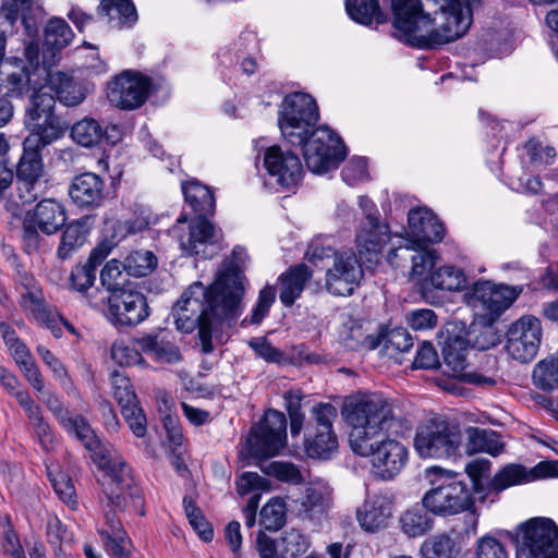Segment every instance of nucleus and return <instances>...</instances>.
<instances>
[{
  "label": "nucleus",
  "mask_w": 558,
  "mask_h": 558,
  "mask_svg": "<svg viewBox=\"0 0 558 558\" xmlns=\"http://www.w3.org/2000/svg\"><path fill=\"white\" fill-rule=\"evenodd\" d=\"M111 384L113 388V397L121 410L132 405L133 403H140L130 378L123 373L118 371L113 372L111 374Z\"/></svg>",
  "instance_id": "obj_57"
},
{
  "label": "nucleus",
  "mask_w": 558,
  "mask_h": 558,
  "mask_svg": "<svg viewBox=\"0 0 558 558\" xmlns=\"http://www.w3.org/2000/svg\"><path fill=\"white\" fill-rule=\"evenodd\" d=\"M542 337L541 320L531 315L522 316L507 331L506 351L513 360L529 363L537 355Z\"/></svg>",
  "instance_id": "obj_14"
},
{
  "label": "nucleus",
  "mask_w": 558,
  "mask_h": 558,
  "mask_svg": "<svg viewBox=\"0 0 558 558\" xmlns=\"http://www.w3.org/2000/svg\"><path fill=\"white\" fill-rule=\"evenodd\" d=\"M32 281L33 279L25 286L24 291L21 292L20 304L37 324L51 329L54 336L59 337L56 332L57 316L46 305L41 289L32 283Z\"/></svg>",
  "instance_id": "obj_26"
},
{
  "label": "nucleus",
  "mask_w": 558,
  "mask_h": 558,
  "mask_svg": "<svg viewBox=\"0 0 558 558\" xmlns=\"http://www.w3.org/2000/svg\"><path fill=\"white\" fill-rule=\"evenodd\" d=\"M47 145L38 135H29L23 142V154L16 166V178L21 184L20 197L23 203H31L37 198L34 189L44 172L40 150Z\"/></svg>",
  "instance_id": "obj_15"
},
{
  "label": "nucleus",
  "mask_w": 558,
  "mask_h": 558,
  "mask_svg": "<svg viewBox=\"0 0 558 558\" xmlns=\"http://www.w3.org/2000/svg\"><path fill=\"white\" fill-rule=\"evenodd\" d=\"M248 260L246 248L240 245L233 247L231 256L225 263V269L220 271L215 280H223V288L227 292L233 290V286L241 288V300L243 299L245 287L244 268Z\"/></svg>",
  "instance_id": "obj_37"
},
{
  "label": "nucleus",
  "mask_w": 558,
  "mask_h": 558,
  "mask_svg": "<svg viewBox=\"0 0 558 558\" xmlns=\"http://www.w3.org/2000/svg\"><path fill=\"white\" fill-rule=\"evenodd\" d=\"M186 222V216L182 215L171 229L182 253L186 256L209 258L211 253L208 250L219 241L220 231L204 217H195L189 223Z\"/></svg>",
  "instance_id": "obj_13"
},
{
  "label": "nucleus",
  "mask_w": 558,
  "mask_h": 558,
  "mask_svg": "<svg viewBox=\"0 0 558 558\" xmlns=\"http://www.w3.org/2000/svg\"><path fill=\"white\" fill-rule=\"evenodd\" d=\"M454 541L447 534H438L425 541L421 547L422 558H456Z\"/></svg>",
  "instance_id": "obj_51"
},
{
  "label": "nucleus",
  "mask_w": 558,
  "mask_h": 558,
  "mask_svg": "<svg viewBox=\"0 0 558 558\" xmlns=\"http://www.w3.org/2000/svg\"><path fill=\"white\" fill-rule=\"evenodd\" d=\"M276 300V288L274 286L264 287L258 294L257 302L252 310L251 316L243 320V324L258 325L268 315L270 307Z\"/></svg>",
  "instance_id": "obj_59"
},
{
  "label": "nucleus",
  "mask_w": 558,
  "mask_h": 558,
  "mask_svg": "<svg viewBox=\"0 0 558 558\" xmlns=\"http://www.w3.org/2000/svg\"><path fill=\"white\" fill-rule=\"evenodd\" d=\"M121 413L133 434L142 438L147 432V420L140 403H133L121 410Z\"/></svg>",
  "instance_id": "obj_62"
},
{
  "label": "nucleus",
  "mask_w": 558,
  "mask_h": 558,
  "mask_svg": "<svg viewBox=\"0 0 558 558\" xmlns=\"http://www.w3.org/2000/svg\"><path fill=\"white\" fill-rule=\"evenodd\" d=\"M32 89L31 71L25 66L0 75V97L12 104L23 100Z\"/></svg>",
  "instance_id": "obj_39"
},
{
  "label": "nucleus",
  "mask_w": 558,
  "mask_h": 558,
  "mask_svg": "<svg viewBox=\"0 0 558 558\" xmlns=\"http://www.w3.org/2000/svg\"><path fill=\"white\" fill-rule=\"evenodd\" d=\"M391 507L386 498L373 496L356 512L360 526L367 533H376L388 525Z\"/></svg>",
  "instance_id": "obj_30"
},
{
  "label": "nucleus",
  "mask_w": 558,
  "mask_h": 558,
  "mask_svg": "<svg viewBox=\"0 0 558 558\" xmlns=\"http://www.w3.org/2000/svg\"><path fill=\"white\" fill-rule=\"evenodd\" d=\"M476 556L477 558H508L509 554L501 541L486 535L477 541Z\"/></svg>",
  "instance_id": "obj_63"
},
{
  "label": "nucleus",
  "mask_w": 558,
  "mask_h": 558,
  "mask_svg": "<svg viewBox=\"0 0 558 558\" xmlns=\"http://www.w3.org/2000/svg\"><path fill=\"white\" fill-rule=\"evenodd\" d=\"M223 286V280H215L209 286L195 281L172 307L178 330L190 333L198 329L205 354L214 351L213 332L223 325L231 327L242 312L241 288L233 286V290L227 292Z\"/></svg>",
  "instance_id": "obj_3"
},
{
  "label": "nucleus",
  "mask_w": 558,
  "mask_h": 558,
  "mask_svg": "<svg viewBox=\"0 0 558 558\" xmlns=\"http://www.w3.org/2000/svg\"><path fill=\"white\" fill-rule=\"evenodd\" d=\"M287 522V505L283 498L272 497L259 512V524L267 531L277 532Z\"/></svg>",
  "instance_id": "obj_48"
},
{
  "label": "nucleus",
  "mask_w": 558,
  "mask_h": 558,
  "mask_svg": "<svg viewBox=\"0 0 558 558\" xmlns=\"http://www.w3.org/2000/svg\"><path fill=\"white\" fill-rule=\"evenodd\" d=\"M109 316L117 326H136L149 316L146 296L135 290H125L110 300Z\"/></svg>",
  "instance_id": "obj_19"
},
{
  "label": "nucleus",
  "mask_w": 558,
  "mask_h": 558,
  "mask_svg": "<svg viewBox=\"0 0 558 558\" xmlns=\"http://www.w3.org/2000/svg\"><path fill=\"white\" fill-rule=\"evenodd\" d=\"M151 87L149 77L140 73L124 72L108 86V99L118 108L133 110L147 99Z\"/></svg>",
  "instance_id": "obj_16"
},
{
  "label": "nucleus",
  "mask_w": 558,
  "mask_h": 558,
  "mask_svg": "<svg viewBox=\"0 0 558 558\" xmlns=\"http://www.w3.org/2000/svg\"><path fill=\"white\" fill-rule=\"evenodd\" d=\"M96 280V269L87 263L75 265L70 274L71 288L80 294L90 290Z\"/></svg>",
  "instance_id": "obj_60"
},
{
  "label": "nucleus",
  "mask_w": 558,
  "mask_h": 558,
  "mask_svg": "<svg viewBox=\"0 0 558 558\" xmlns=\"http://www.w3.org/2000/svg\"><path fill=\"white\" fill-rule=\"evenodd\" d=\"M364 276L352 251L335 254L332 267L326 272V289L333 295H351Z\"/></svg>",
  "instance_id": "obj_17"
},
{
  "label": "nucleus",
  "mask_w": 558,
  "mask_h": 558,
  "mask_svg": "<svg viewBox=\"0 0 558 558\" xmlns=\"http://www.w3.org/2000/svg\"><path fill=\"white\" fill-rule=\"evenodd\" d=\"M389 239V227L380 220L362 222L355 233L359 254L369 263L377 262L378 255Z\"/></svg>",
  "instance_id": "obj_23"
},
{
  "label": "nucleus",
  "mask_w": 558,
  "mask_h": 558,
  "mask_svg": "<svg viewBox=\"0 0 558 558\" xmlns=\"http://www.w3.org/2000/svg\"><path fill=\"white\" fill-rule=\"evenodd\" d=\"M304 395L301 390H288L283 395L286 409L290 418V430L292 436L301 433L305 421V415L302 412V400Z\"/></svg>",
  "instance_id": "obj_55"
},
{
  "label": "nucleus",
  "mask_w": 558,
  "mask_h": 558,
  "mask_svg": "<svg viewBox=\"0 0 558 558\" xmlns=\"http://www.w3.org/2000/svg\"><path fill=\"white\" fill-rule=\"evenodd\" d=\"M426 281L436 289L447 291H459L468 284L463 270L453 266L439 267L430 272Z\"/></svg>",
  "instance_id": "obj_46"
},
{
  "label": "nucleus",
  "mask_w": 558,
  "mask_h": 558,
  "mask_svg": "<svg viewBox=\"0 0 558 558\" xmlns=\"http://www.w3.org/2000/svg\"><path fill=\"white\" fill-rule=\"evenodd\" d=\"M133 341L141 351L158 362L173 364L181 360L179 348L160 333H147Z\"/></svg>",
  "instance_id": "obj_34"
},
{
  "label": "nucleus",
  "mask_w": 558,
  "mask_h": 558,
  "mask_svg": "<svg viewBox=\"0 0 558 558\" xmlns=\"http://www.w3.org/2000/svg\"><path fill=\"white\" fill-rule=\"evenodd\" d=\"M185 202L191 206L196 217L213 215L216 202L209 187L198 182H187L182 185Z\"/></svg>",
  "instance_id": "obj_40"
},
{
  "label": "nucleus",
  "mask_w": 558,
  "mask_h": 558,
  "mask_svg": "<svg viewBox=\"0 0 558 558\" xmlns=\"http://www.w3.org/2000/svg\"><path fill=\"white\" fill-rule=\"evenodd\" d=\"M90 217L85 216L68 223L60 236L57 257L60 260L70 259L87 241Z\"/></svg>",
  "instance_id": "obj_32"
},
{
  "label": "nucleus",
  "mask_w": 558,
  "mask_h": 558,
  "mask_svg": "<svg viewBox=\"0 0 558 558\" xmlns=\"http://www.w3.org/2000/svg\"><path fill=\"white\" fill-rule=\"evenodd\" d=\"M345 421L352 427L350 447L361 457H369L378 480L395 478L407 465V447L392 437L412 428L410 420L395 412L383 396L372 395L347 408Z\"/></svg>",
  "instance_id": "obj_1"
},
{
  "label": "nucleus",
  "mask_w": 558,
  "mask_h": 558,
  "mask_svg": "<svg viewBox=\"0 0 558 558\" xmlns=\"http://www.w3.org/2000/svg\"><path fill=\"white\" fill-rule=\"evenodd\" d=\"M312 275V270L304 264L290 267L288 271L280 275L279 299L284 306L290 307L294 304L295 300L301 296Z\"/></svg>",
  "instance_id": "obj_33"
},
{
  "label": "nucleus",
  "mask_w": 558,
  "mask_h": 558,
  "mask_svg": "<svg viewBox=\"0 0 558 558\" xmlns=\"http://www.w3.org/2000/svg\"><path fill=\"white\" fill-rule=\"evenodd\" d=\"M62 426L73 434L89 451H95L99 447V440L92 429L88 422L82 415H71Z\"/></svg>",
  "instance_id": "obj_53"
},
{
  "label": "nucleus",
  "mask_w": 558,
  "mask_h": 558,
  "mask_svg": "<svg viewBox=\"0 0 558 558\" xmlns=\"http://www.w3.org/2000/svg\"><path fill=\"white\" fill-rule=\"evenodd\" d=\"M319 120L315 99L305 93L294 92L284 96L278 110L281 135L293 146L303 144Z\"/></svg>",
  "instance_id": "obj_5"
},
{
  "label": "nucleus",
  "mask_w": 558,
  "mask_h": 558,
  "mask_svg": "<svg viewBox=\"0 0 558 558\" xmlns=\"http://www.w3.org/2000/svg\"><path fill=\"white\" fill-rule=\"evenodd\" d=\"M117 126H106L93 118H84L71 128V137L75 143L84 147H94L102 141L114 144L117 141Z\"/></svg>",
  "instance_id": "obj_29"
},
{
  "label": "nucleus",
  "mask_w": 558,
  "mask_h": 558,
  "mask_svg": "<svg viewBox=\"0 0 558 558\" xmlns=\"http://www.w3.org/2000/svg\"><path fill=\"white\" fill-rule=\"evenodd\" d=\"M533 481L532 472L522 464L510 463L501 468L489 480L487 502L494 504L501 492Z\"/></svg>",
  "instance_id": "obj_31"
},
{
  "label": "nucleus",
  "mask_w": 558,
  "mask_h": 558,
  "mask_svg": "<svg viewBox=\"0 0 558 558\" xmlns=\"http://www.w3.org/2000/svg\"><path fill=\"white\" fill-rule=\"evenodd\" d=\"M411 243L416 246L440 242L445 235V227L439 219L427 209L416 208L408 215Z\"/></svg>",
  "instance_id": "obj_22"
},
{
  "label": "nucleus",
  "mask_w": 558,
  "mask_h": 558,
  "mask_svg": "<svg viewBox=\"0 0 558 558\" xmlns=\"http://www.w3.org/2000/svg\"><path fill=\"white\" fill-rule=\"evenodd\" d=\"M340 338L342 343L352 351H371L380 343L378 336L371 333L361 320L351 317L343 323Z\"/></svg>",
  "instance_id": "obj_36"
},
{
  "label": "nucleus",
  "mask_w": 558,
  "mask_h": 558,
  "mask_svg": "<svg viewBox=\"0 0 558 558\" xmlns=\"http://www.w3.org/2000/svg\"><path fill=\"white\" fill-rule=\"evenodd\" d=\"M532 378L534 385L543 391L558 388V351L535 365Z\"/></svg>",
  "instance_id": "obj_47"
},
{
  "label": "nucleus",
  "mask_w": 558,
  "mask_h": 558,
  "mask_svg": "<svg viewBox=\"0 0 558 558\" xmlns=\"http://www.w3.org/2000/svg\"><path fill=\"white\" fill-rule=\"evenodd\" d=\"M264 167L270 178L282 189L298 185L303 175V166L296 154L272 145L264 150Z\"/></svg>",
  "instance_id": "obj_18"
},
{
  "label": "nucleus",
  "mask_w": 558,
  "mask_h": 558,
  "mask_svg": "<svg viewBox=\"0 0 558 558\" xmlns=\"http://www.w3.org/2000/svg\"><path fill=\"white\" fill-rule=\"evenodd\" d=\"M422 505L435 515L449 517L465 512L462 534H474L478 524L475 499L465 482L458 480L456 474L446 471L442 480L427 490Z\"/></svg>",
  "instance_id": "obj_4"
},
{
  "label": "nucleus",
  "mask_w": 558,
  "mask_h": 558,
  "mask_svg": "<svg viewBox=\"0 0 558 558\" xmlns=\"http://www.w3.org/2000/svg\"><path fill=\"white\" fill-rule=\"evenodd\" d=\"M521 292L514 287L477 281L472 289L474 306H481L492 316H498L517 300Z\"/></svg>",
  "instance_id": "obj_20"
},
{
  "label": "nucleus",
  "mask_w": 558,
  "mask_h": 558,
  "mask_svg": "<svg viewBox=\"0 0 558 558\" xmlns=\"http://www.w3.org/2000/svg\"><path fill=\"white\" fill-rule=\"evenodd\" d=\"M408 258L412 262L411 277L415 278L430 271L435 267L438 256L427 245L400 246L390 250L387 256L389 264L395 267L400 266L397 259L407 260Z\"/></svg>",
  "instance_id": "obj_25"
},
{
  "label": "nucleus",
  "mask_w": 558,
  "mask_h": 558,
  "mask_svg": "<svg viewBox=\"0 0 558 558\" xmlns=\"http://www.w3.org/2000/svg\"><path fill=\"white\" fill-rule=\"evenodd\" d=\"M130 277L123 269V262L118 259H111L107 262L100 271V282L107 292L119 294L125 291L124 287L128 283Z\"/></svg>",
  "instance_id": "obj_50"
},
{
  "label": "nucleus",
  "mask_w": 558,
  "mask_h": 558,
  "mask_svg": "<svg viewBox=\"0 0 558 558\" xmlns=\"http://www.w3.org/2000/svg\"><path fill=\"white\" fill-rule=\"evenodd\" d=\"M56 98L43 88L29 95V104L25 111L26 124L32 128L31 135L44 138V144H51L60 138L69 125L54 113Z\"/></svg>",
  "instance_id": "obj_11"
},
{
  "label": "nucleus",
  "mask_w": 558,
  "mask_h": 558,
  "mask_svg": "<svg viewBox=\"0 0 558 558\" xmlns=\"http://www.w3.org/2000/svg\"><path fill=\"white\" fill-rule=\"evenodd\" d=\"M99 465L105 471L101 485L110 505L123 508L129 498L136 508L143 507L142 490L135 484L131 468L125 461L120 457H101Z\"/></svg>",
  "instance_id": "obj_8"
},
{
  "label": "nucleus",
  "mask_w": 558,
  "mask_h": 558,
  "mask_svg": "<svg viewBox=\"0 0 558 558\" xmlns=\"http://www.w3.org/2000/svg\"><path fill=\"white\" fill-rule=\"evenodd\" d=\"M236 492L239 495L244 496L248 494L268 492L271 488V483L268 478L260 476L256 472L242 473L236 482Z\"/></svg>",
  "instance_id": "obj_61"
},
{
  "label": "nucleus",
  "mask_w": 558,
  "mask_h": 558,
  "mask_svg": "<svg viewBox=\"0 0 558 558\" xmlns=\"http://www.w3.org/2000/svg\"><path fill=\"white\" fill-rule=\"evenodd\" d=\"M466 434L470 452H486L497 457L504 451L505 445L501 442L499 434L492 429L469 427Z\"/></svg>",
  "instance_id": "obj_41"
},
{
  "label": "nucleus",
  "mask_w": 558,
  "mask_h": 558,
  "mask_svg": "<svg viewBox=\"0 0 558 558\" xmlns=\"http://www.w3.org/2000/svg\"><path fill=\"white\" fill-rule=\"evenodd\" d=\"M72 202L82 209H93L102 205L106 198L105 181L93 172L75 175L69 187Z\"/></svg>",
  "instance_id": "obj_21"
},
{
  "label": "nucleus",
  "mask_w": 558,
  "mask_h": 558,
  "mask_svg": "<svg viewBox=\"0 0 558 558\" xmlns=\"http://www.w3.org/2000/svg\"><path fill=\"white\" fill-rule=\"evenodd\" d=\"M509 536L527 558H558V526L550 519H530Z\"/></svg>",
  "instance_id": "obj_7"
},
{
  "label": "nucleus",
  "mask_w": 558,
  "mask_h": 558,
  "mask_svg": "<svg viewBox=\"0 0 558 558\" xmlns=\"http://www.w3.org/2000/svg\"><path fill=\"white\" fill-rule=\"evenodd\" d=\"M329 507L328 498L319 487H307L298 508L299 517L307 520H319Z\"/></svg>",
  "instance_id": "obj_45"
},
{
  "label": "nucleus",
  "mask_w": 558,
  "mask_h": 558,
  "mask_svg": "<svg viewBox=\"0 0 558 558\" xmlns=\"http://www.w3.org/2000/svg\"><path fill=\"white\" fill-rule=\"evenodd\" d=\"M31 426L33 428V433L37 438L38 442L43 447L44 450H49L53 442L54 436L51 432L49 424L43 416V411L37 412L34 415L28 417Z\"/></svg>",
  "instance_id": "obj_64"
},
{
  "label": "nucleus",
  "mask_w": 558,
  "mask_h": 558,
  "mask_svg": "<svg viewBox=\"0 0 558 558\" xmlns=\"http://www.w3.org/2000/svg\"><path fill=\"white\" fill-rule=\"evenodd\" d=\"M305 163L313 173H325L337 168L347 156L342 140L329 128H317L301 144Z\"/></svg>",
  "instance_id": "obj_9"
},
{
  "label": "nucleus",
  "mask_w": 558,
  "mask_h": 558,
  "mask_svg": "<svg viewBox=\"0 0 558 558\" xmlns=\"http://www.w3.org/2000/svg\"><path fill=\"white\" fill-rule=\"evenodd\" d=\"M345 8L352 20L369 25L378 20L379 4L377 0H345Z\"/></svg>",
  "instance_id": "obj_56"
},
{
  "label": "nucleus",
  "mask_w": 558,
  "mask_h": 558,
  "mask_svg": "<svg viewBox=\"0 0 558 558\" xmlns=\"http://www.w3.org/2000/svg\"><path fill=\"white\" fill-rule=\"evenodd\" d=\"M310 547V542L299 530L286 531L279 541L281 558H298L304 555Z\"/></svg>",
  "instance_id": "obj_54"
},
{
  "label": "nucleus",
  "mask_w": 558,
  "mask_h": 558,
  "mask_svg": "<svg viewBox=\"0 0 558 558\" xmlns=\"http://www.w3.org/2000/svg\"><path fill=\"white\" fill-rule=\"evenodd\" d=\"M158 259L150 251H133L123 260V269L130 277H145L157 267Z\"/></svg>",
  "instance_id": "obj_49"
},
{
  "label": "nucleus",
  "mask_w": 558,
  "mask_h": 558,
  "mask_svg": "<svg viewBox=\"0 0 558 558\" xmlns=\"http://www.w3.org/2000/svg\"><path fill=\"white\" fill-rule=\"evenodd\" d=\"M48 86L54 93V98L66 107L77 106L86 98L84 88L63 72L50 74Z\"/></svg>",
  "instance_id": "obj_38"
},
{
  "label": "nucleus",
  "mask_w": 558,
  "mask_h": 558,
  "mask_svg": "<svg viewBox=\"0 0 558 558\" xmlns=\"http://www.w3.org/2000/svg\"><path fill=\"white\" fill-rule=\"evenodd\" d=\"M98 9L113 27L121 28L137 21L136 9L131 0H101Z\"/></svg>",
  "instance_id": "obj_43"
},
{
  "label": "nucleus",
  "mask_w": 558,
  "mask_h": 558,
  "mask_svg": "<svg viewBox=\"0 0 558 558\" xmlns=\"http://www.w3.org/2000/svg\"><path fill=\"white\" fill-rule=\"evenodd\" d=\"M73 32L61 17L50 19L44 31L43 62L50 66L58 52L65 48L73 39Z\"/></svg>",
  "instance_id": "obj_27"
},
{
  "label": "nucleus",
  "mask_w": 558,
  "mask_h": 558,
  "mask_svg": "<svg viewBox=\"0 0 558 558\" xmlns=\"http://www.w3.org/2000/svg\"><path fill=\"white\" fill-rule=\"evenodd\" d=\"M424 506H415L404 511L399 518L401 531L408 537H420L433 529V519Z\"/></svg>",
  "instance_id": "obj_42"
},
{
  "label": "nucleus",
  "mask_w": 558,
  "mask_h": 558,
  "mask_svg": "<svg viewBox=\"0 0 558 558\" xmlns=\"http://www.w3.org/2000/svg\"><path fill=\"white\" fill-rule=\"evenodd\" d=\"M99 535L105 544L107 553L114 558H125L128 536L117 513L112 510L105 512V524L99 530Z\"/></svg>",
  "instance_id": "obj_35"
},
{
  "label": "nucleus",
  "mask_w": 558,
  "mask_h": 558,
  "mask_svg": "<svg viewBox=\"0 0 558 558\" xmlns=\"http://www.w3.org/2000/svg\"><path fill=\"white\" fill-rule=\"evenodd\" d=\"M492 469L488 459H474L465 465V473L472 482V488L480 502L485 504L488 499L489 481H487Z\"/></svg>",
  "instance_id": "obj_44"
},
{
  "label": "nucleus",
  "mask_w": 558,
  "mask_h": 558,
  "mask_svg": "<svg viewBox=\"0 0 558 558\" xmlns=\"http://www.w3.org/2000/svg\"><path fill=\"white\" fill-rule=\"evenodd\" d=\"M38 229L51 235L65 226L68 216L64 205L54 198L41 199L33 209L25 214Z\"/></svg>",
  "instance_id": "obj_24"
},
{
  "label": "nucleus",
  "mask_w": 558,
  "mask_h": 558,
  "mask_svg": "<svg viewBox=\"0 0 558 558\" xmlns=\"http://www.w3.org/2000/svg\"><path fill=\"white\" fill-rule=\"evenodd\" d=\"M312 421L305 432V451L308 457L328 459L338 448L332 423L338 416L337 408L330 403H318L311 410Z\"/></svg>",
  "instance_id": "obj_12"
},
{
  "label": "nucleus",
  "mask_w": 558,
  "mask_h": 558,
  "mask_svg": "<svg viewBox=\"0 0 558 558\" xmlns=\"http://www.w3.org/2000/svg\"><path fill=\"white\" fill-rule=\"evenodd\" d=\"M183 507L193 530L204 542H210L214 537V530L191 496L183 497Z\"/></svg>",
  "instance_id": "obj_52"
},
{
  "label": "nucleus",
  "mask_w": 558,
  "mask_h": 558,
  "mask_svg": "<svg viewBox=\"0 0 558 558\" xmlns=\"http://www.w3.org/2000/svg\"><path fill=\"white\" fill-rule=\"evenodd\" d=\"M461 444L460 426L440 415L433 416L416 427L414 449L421 458L456 457Z\"/></svg>",
  "instance_id": "obj_6"
},
{
  "label": "nucleus",
  "mask_w": 558,
  "mask_h": 558,
  "mask_svg": "<svg viewBox=\"0 0 558 558\" xmlns=\"http://www.w3.org/2000/svg\"><path fill=\"white\" fill-rule=\"evenodd\" d=\"M469 341L461 335L448 332L441 343L444 373L452 377L462 376L468 366Z\"/></svg>",
  "instance_id": "obj_28"
},
{
  "label": "nucleus",
  "mask_w": 558,
  "mask_h": 558,
  "mask_svg": "<svg viewBox=\"0 0 558 558\" xmlns=\"http://www.w3.org/2000/svg\"><path fill=\"white\" fill-rule=\"evenodd\" d=\"M287 442V418L278 410H268L258 424L252 426L247 450L254 459L277 456Z\"/></svg>",
  "instance_id": "obj_10"
},
{
  "label": "nucleus",
  "mask_w": 558,
  "mask_h": 558,
  "mask_svg": "<svg viewBox=\"0 0 558 558\" xmlns=\"http://www.w3.org/2000/svg\"><path fill=\"white\" fill-rule=\"evenodd\" d=\"M265 474L276 477L278 481L291 484H301L303 475L301 471L291 462L271 461L262 466Z\"/></svg>",
  "instance_id": "obj_58"
},
{
  "label": "nucleus",
  "mask_w": 558,
  "mask_h": 558,
  "mask_svg": "<svg viewBox=\"0 0 558 558\" xmlns=\"http://www.w3.org/2000/svg\"><path fill=\"white\" fill-rule=\"evenodd\" d=\"M395 36L418 49H433L462 37L472 23L460 0H395Z\"/></svg>",
  "instance_id": "obj_2"
}]
</instances>
